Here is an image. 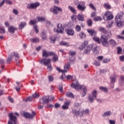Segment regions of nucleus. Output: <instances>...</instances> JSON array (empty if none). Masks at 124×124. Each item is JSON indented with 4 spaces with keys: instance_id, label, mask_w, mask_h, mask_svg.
<instances>
[{
    "instance_id": "f257e3e1",
    "label": "nucleus",
    "mask_w": 124,
    "mask_h": 124,
    "mask_svg": "<svg viewBox=\"0 0 124 124\" xmlns=\"http://www.w3.org/2000/svg\"><path fill=\"white\" fill-rule=\"evenodd\" d=\"M99 31L103 32L104 35H102L101 36L100 41L104 47H109L110 44L108 42V40L112 37V33L111 32H107V31L105 28L103 27H100L99 29Z\"/></svg>"
},
{
    "instance_id": "f03ea898",
    "label": "nucleus",
    "mask_w": 124,
    "mask_h": 124,
    "mask_svg": "<svg viewBox=\"0 0 124 124\" xmlns=\"http://www.w3.org/2000/svg\"><path fill=\"white\" fill-rule=\"evenodd\" d=\"M71 87L74 88L75 90H82V91L81 92L80 94H81L82 97L86 96L87 94V92H88V89L87 87L84 85H80L79 83L76 82V83H73L71 84Z\"/></svg>"
},
{
    "instance_id": "7ed1b4c3",
    "label": "nucleus",
    "mask_w": 124,
    "mask_h": 124,
    "mask_svg": "<svg viewBox=\"0 0 124 124\" xmlns=\"http://www.w3.org/2000/svg\"><path fill=\"white\" fill-rule=\"evenodd\" d=\"M92 50L94 55H98L99 53V48L95 44L89 45L85 47L84 53V54H90Z\"/></svg>"
},
{
    "instance_id": "20e7f679",
    "label": "nucleus",
    "mask_w": 124,
    "mask_h": 124,
    "mask_svg": "<svg viewBox=\"0 0 124 124\" xmlns=\"http://www.w3.org/2000/svg\"><path fill=\"white\" fill-rule=\"evenodd\" d=\"M123 16L124 13H123V12H120L115 17V22H116L117 26L118 27H123L124 25V22L123 21Z\"/></svg>"
},
{
    "instance_id": "39448f33",
    "label": "nucleus",
    "mask_w": 124,
    "mask_h": 124,
    "mask_svg": "<svg viewBox=\"0 0 124 124\" xmlns=\"http://www.w3.org/2000/svg\"><path fill=\"white\" fill-rule=\"evenodd\" d=\"M40 63L41 64H44V65H46L47 66V69L48 71H51L53 67L51 64V59L43 58L39 61Z\"/></svg>"
},
{
    "instance_id": "423d86ee",
    "label": "nucleus",
    "mask_w": 124,
    "mask_h": 124,
    "mask_svg": "<svg viewBox=\"0 0 124 124\" xmlns=\"http://www.w3.org/2000/svg\"><path fill=\"white\" fill-rule=\"evenodd\" d=\"M55 99V97L51 96H44L42 98L40 99V103L41 104H44L45 103H48L49 101H52Z\"/></svg>"
},
{
    "instance_id": "0eeeda50",
    "label": "nucleus",
    "mask_w": 124,
    "mask_h": 124,
    "mask_svg": "<svg viewBox=\"0 0 124 124\" xmlns=\"http://www.w3.org/2000/svg\"><path fill=\"white\" fill-rule=\"evenodd\" d=\"M16 58L17 59H19L20 58V56H19V54L16 52H12L8 57V59L7 60V62L9 63L10 62L12 61L13 59V58Z\"/></svg>"
},
{
    "instance_id": "6e6552de",
    "label": "nucleus",
    "mask_w": 124,
    "mask_h": 124,
    "mask_svg": "<svg viewBox=\"0 0 124 124\" xmlns=\"http://www.w3.org/2000/svg\"><path fill=\"white\" fill-rule=\"evenodd\" d=\"M10 121L8 122V124H13L12 122L14 123V124H17V118L13 115V113L9 114Z\"/></svg>"
},
{
    "instance_id": "1a4fd4ad",
    "label": "nucleus",
    "mask_w": 124,
    "mask_h": 124,
    "mask_svg": "<svg viewBox=\"0 0 124 124\" xmlns=\"http://www.w3.org/2000/svg\"><path fill=\"white\" fill-rule=\"evenodd\" d=\"M36 19H33L30 20V25H34L37 23V22H42V21H45V18L43 17H37Z\"/></svg>"
},
{
    "instance_id": "9d476101",
    "label": "nucleus",
    "mask_w": 124,
    "mask_h": 124,
    "mask_svg": "<svg viewBox=\"0 0 124 124\" xmlns=\"http://www.w3.org/2000/svg\"><path fill=\"white\" fill-rule=\"evenodd\" d=\"M57 29H54V31H56L58 33H62L64 31V28L62 27V24L59 23L57 25Z\"/></svg>"
},
{
    "instance_id": "9b49d317",
    "label": "nucleus",
    "mask_w": 124,
    "mask_h": 124,
    "mask_svg": "<svg viewBox=\"0 0 124 124\" xmlns=\"http://www.w3.org/2000/svg\"><path fill=\"white\" fill-rule=\"evenodd\" d=\"M50 12H52L55 15H57V14H59V11H60L61 12H62V9L60 7L54 6L53 8H51L50 9Z\"/></svg>"
},
{
    "instance_id": "f8f14e48",
    "label": "nucleus",
    "mask_w": 124,
    "mask_h": 124,
    "mask_svg": "<svg viewBox=\"0 0 124 124\" xmlns=\"http://www.w3.org/2000/svg\"><path fill=\"white\" fill-rule=\"evenodd\" d=\"M36 115V113L34 111L32 112V114L26 112L23 113V116H24V117L26 119H32Z\"/></svg>"
},
{
    "instance_id": "ddd939ff",
    "label": "nucleus",
    "mask_w": 124,
    "mask_h": 124,
    "mask_svg": "<svg viewBox=\"0 0 124 124\" xmlns=\"http://www.w3.org/2000/svg\"><path fill=\"white\" fill-rule=\"evenodd\" d=\"M104 16L105 17H106L107 20L109 21V20H112L113 19V15L112 14V13L111 12H106L104 15Z\"/></svg>"
},
{
    "instance_id": "4468645a",
    "label": "nucleus",
    "mask_w": 124,
    "mask_h": 124,
    "mask_svg": "<svg viewBox=\"0 0 124 124\" xmlns=\"http://www.w3.org/2000/svg\"><path fill=\"white\" fill-rule=\"evenodd\" d=\"M85 3L84 2H81L77 6V8L79 10L81 11H84L86 9V6H85Z\"/></svg>"
},
{
    "instance_id": "2eb2a0df",
    "label": "nucleus",
    "mask_w": 124,
    "mask_h": 124,
    "mask_svg": "<svg viewBox=\"0 0 124 124\" xmlns=\"http://www.w3.org/2000/svg\"><path fill=\"white\" fill-rule=\"evenodd\" d=\"M83 110H82L81 109H79L78 111H77V110H74L73 111V114H75V115H78L80 117H82L83 115H84V112H83Z\"/></svg>"
},
{
    "instance_id": "dca6fc26",
    "label": "nucleus",
    "mask_w": 124,
    "mask_h": 124,
    "mask_svg": "<svg viewBox=\"0 0 124 124\" xmlns=\"http://www.w3.org/2000/svg\"><path fill=\"white\" fill-rule=\"evenodd\" d=\"M65 31L68 35H71L72 36H73L75 33L74 30L72 29H66Z\"/></svg>"
},
{
    "instance_id": "f3484780",
    "label": "nucleus",
    "mask_w": 124,
    "mask_h": 124,
    "mask_svg": "<svg viewBox=\"0 0 124 124\" xmlns=\"http://www.w3.org/2000/svg\"><path fill=\"white\" fill-rule=\"evenodd\" d=\"M110 85L111 87L113 89L114 88V83L116 82V76L110 77Z\"/></svg>"
},
{
    "instance_id": "a211bd4d",
    "label": "nucleus",
    "mask_w": 124,
    "mask_h": 124,
    "mask_svg": "<svg viewBox=\"0 0 124 124\" xmlns=\"http://www.w3.org/2000/svg\"><path fill=\"white\" fill-rule=\"evenodd\" d=\"M69 105H70V102L67 101L64 103V105L62 106V108L64 109V110H67Z\"/></svg>"
},
{
    "instance_id": "6ab92c4d",
    "label": "nucleus",
    "mask_w": 124,
    "mask_h": 124,
    "mask_svg": "<svg viewBox=\"0 0 124 124\" xmlns=\"http://www.w3.org/2000/svg\"><path fill=\"white\" fill-rule=\"evenodd\" d=\"M87 31L92 36H95L96 35V31L94 30L87 29Z\"/></svg>"
},
{
    "instance_id": "aec40b11",
    "label": "nucleus",
    "mask_w": 124,
    "mask_h": 124,
    "mask_svg": "<svg viewBox=\"0 0 124 124\" xmlns=\"http://www.w3.org/2000/svg\"><path fill=\"white\" fill-rule=\"evenodd\" d=\"M17 30V28L14 27L13 26H10L8 28V31L10 33H14L15 32V31Z\"/></svg>"
},
{
    "instance_id": "412c9836",
    "label": "nucleus",
    "mask_w": 124,
    "mask_h": 124,
    "mask_svg": "<svg viewBox=\"0 0 124 124\" xmlns=\"http://www.w3.org/2000/svg\"><path fill=\"white\" fill-rule=\"evenodd\" d=\"M70 68V64L67 63L64 65V72H67V71Z\"/></svg>"
},
{
    "instance_id": "4be33fe9",
    "label": "nucleus",
    "mask_w": 124,
    "mask_h": 124,
    "mask_svg": "<svg viewBox=\"0 0 124 124\" xmlns=\"http://www.w3.org/2000/svg\"><path fill=\"white\" fill-rule=\"evenodd\" d=\"M52 61L53 62H57L59 61V57L56 54H54L52 57Z\"/></svg>"
},
{
    "instance_id": "5701e85b",
    "label": "nucleus",
    "mask_w": 124,
    "mask_h": 124,
    "mask_svg": "<svg viewBox=\"0 0 124 124\" xmlns=\"http://www.w3.org/2000/svg\"><path fill=\"white\" fill-rule=\"evenodd\" d=\"M66 96L67 97H70L71 98H74V94L70 92H68L66 93Z\"/></svg>"
},
{
    "instance_id": "b1692460",
    "label": "nucleus",
    "mask_w": 124,
    "mask_h": 124,
    "mask_svg": "<svg viewBox=\"0 0 124 124\" xmlns=\"http://www.w3.org/2000/svg\"><path fill=\"white\" fill-rule=\"evenodd\" d=\"M108 42V43H110L111 46H115V45H117V42L114 39H110Z\"/></svg>"
},
{
    "instance_id": "393cba45",
    "label": "nucleus",
    "mask_w": 124,
    "mask_h": 124,
    "mask_svg": "<svg viewBox=\"0 0 124 124\" xmlns=\"http://www.w3.org/2000/svg\"><path fill=\"white\" fill-rule=\"evenodd\" d=\"M60 45H62V46H66L67 47H69V46H70L69 43L64 41L61 42L60 43Z\"/></svg>"
},
{
    "instance_id": "a878e982",
    "label": "nucleus",
    "mask_w": 124,
    "mask_h": 124,
    "mask_svg": "<svg viewBox=\"0 0 124 124\" xmlns=\"http://www.w3.org/2000/svg\"><path fill=\"white\" fill-rule=\"evenodd\" d=\"M42 57H45V58H48V51L46 49H43L42 51Z\"/></svg>"
},
{
    "instance_id": "bb28decb",
    "label": "nucleus",
    "mask_w": 124,
    "mask_h": 124,
    "mask_svg": "<svg viewBox=\"0 0 124 124\" xmlns=\"http://www.w3.org/2000/svg\"><path fill=\"white\" fill-rule=\"evenodd\" d=\"M92 94L94 97V98L96 99V97H97V91L96 90H93L92 93Z\"/></svg>"
},
{
    "instance_id": "cd10ccee",
    "label": "nucleus",
    "mask_w": 124,
    "mask_h": 124,
    "mask_svg": "<svg viewBox=\"0 0 124 124\" xmlns=\"http://www.w3.org/2000/svg\"><path fill=\"white\" fill-rule=\"evenodd\" d=\"M78 18L79 21H84L85 19H84V16L79 14L78 16Z\"/></svg>"
},
{
    "instance_id": "c85d7f7f",
    "label": "nucleus",
    "mask_w": 124,
    "mask_h": 124,
    "mask_svg": "<svg viewBox=\"0 0 124 124\" xmlns=\"http://www.w3.org/2000/svg\"><path fill=\"white\" fill-rule=\"evenodd\" d=\"M87 25L89 27H92L93 26V20L92 19H89L87 21Z\"/></svg>"
},
{
    "instance_id": "c756f323",
    "label": "nucleus",
    "mask_w": 124,
    "mask_h": 124,
    "mask_svg": "<svg viewBox=\"0 0 124 124\" xmlns=\"http://www.w3.org/2000/svg\"><path fill=\"white\" fill-rule=\"evenodd\" d=\"M68 8L69 9H70L71 12L74 13V14H75V13H76V10L75 9V8H73V7L71 6H69Z\"/></svg>"
},
{
    "instance_id": "7c9ffc66",
    "label": "nucleus",
    "mask_w": 124,
    "mask_h": 124,
    "mask_svg": "<svg viewBox=\"0 0 124 124\" xmlns=\"http://www.w3.org/2000/svg\"><path fill=\"white\" fill-rule=\"evenodd\" d=\"M32 4H33V9H36V8H37L38 6H40V3H39V2L34 3H32Z\"/></svg>"
},
{
    "instance_id": "2f4dec72",
    "label": "nucleus",
    "mask_w": 124,
    "mask_h": 124,
    "mask_svg": "<svg viewBox=\"0 0 124 124\" xmlns=\"http://www.w3.org/2000/svg\"><path fill=\"white\" fill-rule=\"evenodd\" d=\"M93 97H94L91 94H89V95L88 96V100H89V101L91 103H93V100H94Z\"/></svg>"
},
{
    "instance_id": "473e14b6",
    "label": "nucleus",
    "mask_w": 124,
    "mask_h": 124,
    "mask_svg": "<svg viewBox=\"0 0 124 124\" xmlns=\"http://www.w3.org/2000/svg\"><path fill=\"white\" fill-rule=\"evenodd\" d=\"M41 35L42 36V39H44V40H45V39L47 38V35L46 34V33L44 32H42Z\"/></svg>"
},
{
    "instance_id": "72a5a7b5",
    "label": "nucleus",
    "mask_w": 124,
    "mask_h": 124,
    "mask_svg": "<svg viewBox=\"0 0 124 124\" xmlns=\"http://www.w3.org/2000/svg\"><path fill=\"white\" fill-rule=\"evenodd\" d=\"M26 22H22L21 23L20 25H19V30H22L23 28H24L25 26H26Z\"/></svg>"
},
{
    "instance_id": "f704fd0d",
    "label": "nucleus",
    "mask_w": 124,
    "mask_h": 124,
    "mask_svg": "<svg viewBox=\"0 0 124 124\" xmlns=\"http://www.w3.org/2000/svg\"><path fill=\"white\" fill-rule=\"evenodd\" d=\"M30 41L31 42H34V43L39 42V39L38 38H31V39H30Z\"/></svg>"
},
{
    "instance_id": "c9c22d12",
    "label": "nucleus",
    "mask_w": 124,
    "mask_h": 124,
    "mask_svg": "<svg viewBox=\"0 0 124 124\" xmlns=\"http://www.w3.org/2000/svg\"><path fill=\"white\" fill-rule=\"evenodd\" d=\"M93 40L98 43V44H100V40H99V38L98 37L94 36V37L93 38Z\"/></svg>"
},
{
    "instance_id": "e433bc0d",
    "label": "nucleus",
    "mask_w": 124,
    "mask_h": 124,
    "mask_svg": "<svg viewBox=\"0 0 124 124\" xmlns=\"http://www.w3.org/2000/svg\"><path fill=\"white\" fill-rule=\"evenodd\" d=\"M79 37H80L81 39H83V38H85L86 37V34L83 32L79 33Z\"/></svg>"
},
{
    "instance_id": "4c0bfd02",
    "label": "nucleus",
    "mask_w": 124,
    "mask_h": 124,
    "mask_svg": "<svg viewBox=\"0 0 124 124\" xmlns=\"http://www.w3.org/2000/svg\"><path fill=\"white\" fill-rule=\"evenodd\" d=\"M112 114V112H111L110 111H107L104 112V113L103 114V117H105V116H110Z\"/></svg>"
},
{
    "instance_id": "58836bf2",
    "label": "nucleus",
    "mask_w": 124,
    "mask_h": 124,
    "mask_svg": "<svg viewBox=\"0 0 124 124\" xmlns=\"http://www.w3.org/2000/svg\"><path fill=\"white\" fill-rule=\"evenodd\" d=\"M104 7H105V8H107V9H110L111 5H110V4L108 3H105L104 4Z\"/></svg>"
},
{
    "instance_id": "ea45409f",
    "label": "nucleus",
    "mask_w": 124,
    "mask_h": 124,
    "mask_svg": "<svg viewBox=\"0 0 124 124\" xmlns=\"http://www.w3.org/2000/svg\"><path fill=\"white\" fill-rule=\"evenodd\" d=\"M99 89L101 90V91H104L105 93H108V89L106 87H100Z\"/></svg>"
},
{
    "instance_id": "a19ab883",
    "label": "nucleus",
    "mask_w": 124,
    "mask_h": 124,
    "mask_svg": "<svg viewBox=\"0 0 124 124\" xmlns=\"http://www.w3.org/2000/svg\"><path fill=\"white\" fill-rule=\"evenodd\" d=\"M50 40L51 43H55V41H56V37L51 36L50 37Z\"/></svg>"
},
{
    "instance_id": "79ce46f5",
    "label": "nucleus",
    "mask_w": 124,
    "mask_h": 124,
    "mask_svg": "<svg viewBox=\"0 0 124 124\" xmlns=\"http://www.w3.org/2000/svg\"><path fill=\"white\" fill-rule=\"evenodd\" d=\"M27 8L28 9H33V5L32 3L28 4Z\"/></svg>"
},
{
    "instance_id": "37998d69",
    "label": "nucleus",
    "mask_w": 124,
    "mask_h": 124,
    "mask_svg": "<svg viewBox=\"0 0 124 124\" xmlns=\"http://www.w3.org/2000/svg\"><path fill=\"white\" fill-rule=\"evenodd\" d=\"M0 33H4L5 32V30L4 27L0 26Z\"/></svg>"
},
{
    "instance_id": "c03bdc74",
    "label": "nucleus",
    "mask_w": 124,
    "mask_h": 124,
    "mask_svg": "<svg viewBox=\"0 0 124 124\" xmlns=\"http://www.w3.org/2000/svg\"><path fill=\"white\" fill-rule=\"evenodd\" d=\"M69 55L72 57L73 56H75L76 55V51H73L72 50H70L69 51Z\"/></svg>"
},
{
    "instance_id": "a18cd8bd",
    "label": "nucleus",
    "mask_w": 124,
    "mask_h": 124,
    "mask_svg": "<svg viewBox=\"0 0 124 124\" xmlns=\"http://www.w3.org/2000/svg\"><path fill=\"white\" fill-rule=\"evenodd\" d=\"M64 72H62V75L61 78H60V79H61V80L64 79V78H66V76H65V73Z\"/></svg>"
},
{
    "instance_id": "49530a36",
    "label": "nucleus",
    "mask_w": 124,
    "mask_h": 124,
    "mask_svg": "<svg viewBox=\"0 0 124 124\" xmlns=\"http://www.w3.org/2000/svg\"><path fill=\"white\" fill-rule=\"evenodd\" d=\"M117 39H121V40H124V36L117 35L116 36Z\"/></svg>"
},
{
    "instance_id": "de8ad7c7",
    "label": "nucleus",
    "mask_w": 124,
    "mask_h": 124,
    "mask_svg": "<svg viewBox=\"0 0 124 124\" xmlns=\"http://www.w3.org/2000/svg\"><path fill=\"white\" fill-rule=\"evenodd\" d=\"M76 31L79 32V31H81V27L79 25H77L76 27Z\"/></svg>"
},
{
    "instance_id": "09e8293b",
    "label": "nucleus",
    "mask_w": 124,
    "mask_h": 124,
    "mask_svg": "<svg viewBox=\"0 0 124 124\" xmlns=\"http://www.w3.org/2000/svg\"><path fill=\"white\" fill-rule=\"evenodd\" d=\"M55 54H56V53H55L53 51L48 52V57L51 56H54Z\"/></svg>"
},
{
    "instance_id": "8fccbe9b",
    "label": "nucleus",
    "mask_w": 124,
    "mask_h": 124,
    "mask_svg": "<svg viewBox=\"0 0 124 124\" xmlns=\"http://www.w3.org/2000/svg\"><path fill=\"white\" fill-rule=\"evenodd\" d=\"M94 21H101L102 18L100 16H97L93 19Z\"/></svg>"
},
{
    "instance_id": "3c124183",
    "label": "nucleus",
    "mask_w": 124,
    "mask_h": 124,
    "mask_svg": "<svg viewBox=\"0 0 124 124\" xmlns=\"http://www.w3.org/2000/svg\"><path fill=\"white\" fill-rule=\"evenodd\" d=\"M34 29L35 30V32L36 33H38V32H39V31L38 30V28L37 27V25H34Z\"/></svg>"
},
{
    "instance_id": "603ef678",
    "label": "nucleus",
    "mask_w": 124,
    "mask_h": 124,
    "mask_svg": "<svg viewBox=\"0 0 124 124\" xmlns=\"http://www.w3.org/2000/svg\"><path fill=\"white\" fill-rule=\"evenodd\" d=\"M32 97L34 98H38V97H39V94L35 93L32 95Z\"/></svg>"
},
{
    "instance_id": "864d4df0",
    "label": "nucleus",
    "mask_w": 124,
    "mask_h": 124,
    "mask_svg": "<svg viewBox=\"0 0 124 124\" xmlns=\"http://www.w3.org/2000/svg\"><path fill=\"white\" fill-rule=\"evenodd\" d=\"M58 89L61 92H62V84H59L58 86Z\"/></svg>"
},
{
    "instance_id": "5fc2aeb1",
    "label": "nucleus",
    "mask_w": 124,
    "mask_h": 124,
    "mask_svg": "<svg viewBox=\"0 0 124 124\" xmlns=\"http://www.w3.org/2000/svg\"><path fill=\"white\" fill-rule=\"evenodd\" d=\"M32 97L30 96L27 98L25 100L26 102H28V101H32Z\"/></svg>"
},
{
    "instance_id": "6e6d98bb",
    "label": "nucleus",
    "mask_w": 124,
    "mask_h": 124,
    "mask_svg": "<svg viewBox=\"0 0 124 124\" xmlns=\"http://www.w3.org/2000/svg\"><path fill=\"white\" fill-rule=\"evenodd\" d=\"M13 12L15 15H18L19 14V12L16 9H14L13 10Z\"/></svg>"
},
{
    "instance_id": "4d7b16f0",
    "label": "nucleus",
    "mask_w": 124,
    "mask_h": 124,
    "mask_svg": "<svg viewBox=\"0 0 124 124\" xmlns=\"http://www.w3.org/2000/svg\"><path fill=\"white\" fill-rule=\"evenodd\" d=\"M122 51H123V49H122V48L118 47L117 54H119V55L122 54Z\"/></svg>"
},
{
    "instance_id": "13d9d810",
    "label": "nucleus",
    "mask_w": 124,
    "mask_h": 124,
    "mask_svg": "<svg viewBox=\"0 0 124 124\" xmlns=\"http://www.w3.org/2000/svg\"><path fill=\"white\" fill-rule=\"evenodd\" d=\"M89 6L91 7V8L93 9V10H96V9L95 8V7H94V6L93 3H90L89 4Z\"/></svg>"
},
{
    "instance_id": "bf43d9fd",
    "label": "nucleus",
    "mask_w": 124,
    "mask_h": 124,
    "mask_svg": "<svg viewBox=\"0 0 124 124\" xmlns=\"http://www.w3.org/2000/svg\"><path fill=\"white\" fill-rule=\"evenodd\" d=\"M53 80H54V78H53V77L52 76H48V80L50 82H52V81H53Z\"/></svg>"
},
{
    "instance_id": "052dcab7",
    "label": "nucleus",
    "mask_w": 124,
    "mask_h": 124,
    "mask_svg": "<svg viewBox=\"0 0 124 124\" xmlns=\"http://www.w3.org/2000/svg\"><path fill=\"white\" fill-rule=\"evenodd\" d=\"M5 2L7 3V4H10V5H11V4L13 3L12 1L10 0H5Z\"/></svg>"
},
{
    "instance_id": "680f3d73",
    "label": "nucleus",
    "mask_w": 124,
    "mask_h": 124,
    "mask_svg": "<svg viewBox=\"0 0 124 124\" xmlns=\"http://www.w3.org/2000/svg\"><path fill=\"white\" fill-rule=\"evenodd\" d=\"M56 69L58 71H59V72H64L63 70H62L61 69V68L59 67H56Z\"/></svg>"
},
{
    "instance_id": "e2e57ef3",
    "label": "nucleus",
    "mask_w": 124,
    "mask_h": 124,
    "mask_svg": "<svg viewBox=\"0 0 124 124\" xmlns=\"http://www.w3.org/2000/svg\"><path fill=\"white\" fill-rule=\"evenodd\" d=\"M88 43H89V42L87 41H84V42L82 44V45L86 47L87 45H88Z\"/></svg>"
},
{
    "instance_id": "0e129e2a",
    "label": "nucleus",
    "mask_w": 124,
    "mask_h": 124,
    "mask_svg": "<svg viewBox=\"0 0 124 124\" xmlns=\"http://www.w3.org/2000/svg\"><path fill=\"white\" fill-rule=\"evenodd\" d=\"M61 107V105L59 103H56L55 104V108H60Z\"/></svg>"
},
{
    "instance_id": "69168bd1",
    "label": "nucleus",
    "mask_w": 124,
    "mask_h": 124,
    "mask_svg": "<svg viewBox=\"0 0 124 124\" xmlns=\"http://www.w3.org/2000/svg\"><path fill=\"white\" fill-rule=\"evenodd\" d=\"M84 48H85V46L82 44H81L78 48V49H79V50H83Z\"/></svg>"
},
{
    "instance_id": "338daca9",
    "label": "nucleus",
    "mask_w": 124,
    "mask_h": 124,
    "mask_svg": "<svg viewBox=\"0 0 124 124\" xmlns=\"http://www.w3.org/2000/svg\"><path fill=\"white\" fill-rule=\"evenodd\" d=\"M89 112L90 111L89 110V109L83 110V112L84 113V114H89Z\"/></svg>"
},
{
    "instance_id": "774afa93",
    "label": "nucleus",
    "mask_w": 124,
    "mask_h": 124,
    "mask_svg": "<svg viewBox=\"0 0 124 124\" xmlns=\"http://www.w3.org/2000/svg\"><path fill=\"white\" fill-rule=\"evenodd\" d=\"M109 124H116V122L115 121L109 120Z\"/></svg>"
}]
</instances>
